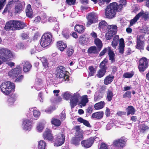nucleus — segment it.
I'll list each match as a JSON object with an SVG mask.
<instances>
[{"instance_id": "62", "label": "nucleus", "mask_w": 149, "mask_h": 149, "mask_svg": "<svg viewBox=\"0 0 149 149\" xmlns=\"http://www.w3.org/2000/svg\"><path fill=\"white\" fill-rule=\"evenodd\" d=\"M23 79V76L21 75L20 76V75L19 76H18V77L16 79L15 81H16L17 82H20Z\"/></svg>"}, {"instance_id": "27", "label": "nucleus", "mask_w": 149, "mask_h": 149, "mask_svg": "<svg viewBox=\"0 0 149 149\" xmlns=\"http://www.w3.org/2000/svg\"><path fill=\"white\" fill-rule=\"evenodd\" d=\"M104 115V113L102 111L93 113L92 115V117L93 118L98 119L102 118Z\"/></svg>"}, {"instance_id": "35", "label": "nucleus", "mask_w": 149, "mask_h": 149, "mask_svg": "<svg viewBox=\"0 0 149 149\" xmlns=\"http://www.w3.org/2000/svg\"><path fill=\"white\" fill-rule=\"evenodd\" d=\"M119 38L118 36H116L113 38L111 45L114 48H116L118 43Z\"/></svg>"}, {"instance_id": "37", "label": "nucleus", "mask_w": 149, "mask_h": 149, "mask_svg": "<svg viewBox=\"0 0 149 149\" xmlns=\"http://www.w3.org/2000/svg\"><path fill=\"white\" fill-rule=\"evenodd\" d=\"M51 122L52 124L57 126H60L61 123V122L59 120L55 118H52Z\"/></svg>"}, {"instance_id": "14", "label": "nucleus", "mask_w": 149, "mask_h": 149, "mask_svg": "<svg viewBox=\"0 0 149 149\" xmlns=\"http://www.w3.org/2000/svg\"><path fill=\"white\" fill-rule=\"evenodd\" d=\"M29 113L27 114V116L30 118L37 119L40 115V112L37 110H34L33 108L29 109Z\"/></svg>"}, {"instance_id": "30", "label": "nucleus", "mask_w": 149, "mask_h": 149, "mask_svg": "<svg viewBox=\"0 0 149 149\" xmlns=\"http://www.w3.org/2000/svg\"><path fill=\"white\" fill-rule=\"evenodd\" d=\"M119 47V52L121 54L123 53L125 47V44L124 40L123 38H121L120 40Z\"/></svg>"}, {"instance_id": "13", "label": "nucleus", "mask_w": 149, "mask_h": 149, "mask_svg": "<svg viewBox=\"0 0 149 149\" xmlns=\"http://www.w3.org/2000/svg\"><path fill=\"white\" fill-rule=\"evenodd\" d=\"M22 68L19 66L13 69L8 72V75L13 78L18 77L21 73Z\"/></svg>"}, {"instance_id": "7", "label": "nucleus", "mask_w": 149, "mask_h": 149, "mask_svg": "<svg viewBox=\"0 0 149 149\" xmlns=\"http://www.w3.org/2000/svg\"><path fill=\"white\" fill-rule=\"evenodd\" d=\"M52 34L50 32L45 33L42 36L40 40V44L45 47L49 45L52 41Z\"/></svg>"}, {"instance_id": "58", "label": "nucleus", "mask_w": 149, "mask_h": 149, "mask_svg": "<svg viewBox=\"0 0 149 149\" xmlns=\"http://www.w3.org/2000/svg\"><path fill=\"white\" fill-rule=\"evenodd\" d=\"M131 92L130 91H127L123 95V97L124 98H125L126 97H130V95Z\"/></svg>"}, {"instance_id": "21", "label": "nucleus", "mask_w": 149, "mask_h": 149, "mask_svg": "<svg viewBox=\"0 0 149 149\" xmlns=\"http://www.w3.org/2000/svg\"><path fill=\"white\" fill-rule=\"evenodd\" d=\"M139 19L142 17L145 20H146L149 19V12L148 11H144L142 10L136 15Z\"/></svg>"}, {"instance_id": "54", "label": "nucleus", "mask_w": 149, "mask_h": 149, "mask_svg": "<svg viewBox=\"0 0 149 149\" xmlns=\"http://www.w3.org/2000/svg\"><path fill=\"white\" fill-rule=\"evenodd\" d=\"M108 47L104 48L100 54L99 56H101L104 55L105 53L108 52Z\"/></svg>"}, {"instance_id": "36", "label": "nucleus", "mask_w": 149, "mask_h": 149, "mask_svg": "<svg viewBox=\"0 0 149 149\" xmlns=\"http://www.w3.org/2000/svg\"><path fill=\"white\" fill-rule=\"evenodd\" d=\"M105 103L104 102L101 101L95 104L94 108L96 110L101 109L104 107Z\"/></svg>"}, {"instance_id": "50", "label": "nucleus", "mask_w": 149, "mask_h": 149, "mask_svg": "<svg viewBox=\"0 0 149 149\" xmlns=\"http://www.w3.org/2000/svg\"><path fill=\"white\" fill-rule=\"evenodd\" d=\"M89 76H91L93 75L95 72L96 70L92 66H90L89 68Z\"/></svg>"}, {"instance_id": "32", "label": "nucleus", "mask_w": 149, "mask_h": 149, "mask_svg": "<svg viewBox=\"0 0 149 149\" xmlns=\"http://www.w3.org/2000/svg\"><path fill=\"white\" fill-rule=\"evenodd\" d=\"M85 29L84 27L82 25H76L74 27L75 31H76L79 33H83Z\"/></svg>"}, {"instance_id": "26", "label": "nucleus", "mask_w": 149, "mask_h": 149, "mask_svg": "<svg viewBox=\"0 0 149 149\" xmlns=\"http://www.w3.org/2000/svg\"><path fill=\"white\" fill-rule=\"evenodd\" d=\"M57 46L61 51H63L66 47L67 45L62 41H59L57 43Z\"/></svg>"}, {"instance_id": "48", "label": "nucleus", "mask_w": 149, "mask_h": 149, "mask_svg": "<svg viewBox=\"0 0 149 149\" xmlns=\"http://www.w3.org/2000/svg\"><path fill=\"white\" fill-rule=\"evenodd\" d=\"M114 125V121H111L109 122L106 126V129L107 130H110L113 127Z\"/></svg>"}, {"instance_id": "43", "label": "nucleus", "mask_w": 149, "mask_h": 149, "mask_svg": "<svg viewBox=\"0 0 149 149\" xmlns=\"http://www.w3.org/2000/svg\"><path fill=\"white\" fill-rule=\"evenodd\" d=\"M44 126L41 123H38L37 126L36 130L38 132H41L44 129Z\"/></svg>"}, {"instance_id": "28", "label": "nucleus", "mask_w": 149, "mask_h": 149, "mask_svg": "<svg viewBox=\"0 0 149 149\" xmlns=\"http://www.w3.org/2000/svg\"><path fill=\"white\" fill-rule=\"evenodd\" d=\"M26 16L30 18L32 17L33 12L31 8V5L29 4L27 5L26 10Z\"/></svg>"}, {"instance_id": "41", "label": "nucleus", "mask_w": 149, "mask_h": 149, "mask_svg": "<svg viewBox=\"0 0 149 149\" xmlns=\"http://www.w3.org/2000/svg\"><path fill=\"white\" fill-rule=\"evenodd\" d=\"M107 62V60L105 59L101 63L100 65L101 69L105 70H106V68L105 66Z\"/></svg>"}, {"instance_id": "56", "label": "nucleus", "mask_w": 149, "mask_h": 149, "mask_svg": "<svg viewBox=\"0 0 149 149\" xmlns=\"http://www.w3.org/2000/svg\"><path fill=\"white\" fill-rule=\"evenodd\" d=\"M41 84L36 83L34 84V87L36 90L39 91L41 89Z\"/></svg>"}, {"instance_id": "12", "label": "nucleus", "mask_w": 149, "mask_h": 149, "mask_svg": "<svg viewBox=\"0 0 149 149\" xmlns=\"http://www.w3.org/2000/svg\"><path fill=\"white\" fill-rule=\"evenodd\" d=\"M87 19L86 26L88 27L92 24L95 23L97 21V15L94 13H90L88 15Z\"/></svg>"}, {"instance_id": "4", "label": "nucleus", "mask_w": 149, "mask_h": 149, "mask_svg": "<svg viewBox=\"0 0 149 149\" xmlns=\"http://www.w3.org/2000/svg\"><path fill=\"white\" fill-rule=\"evenodd\" d=\"M63 97L66 100H68L70 98V105L72 108L75 106L80 97V95L78 93H74L72 95L69 92H66L63 94Z\"/></svg>"}, {"instance_id": "53", "label": "nucleus", "mask_w": 149, "mask_h": 149, "mask_svg": "<svg viewBox=\"0 0 149 149\" xmlns=\"http://www.w3.org/2000/svg\"><path fill=\"white\" fill-rule=\"evenodd\" d=\"M115 34H113L112 33L109 32L108 31V32L106 34L105 36L107 39L108 40H110L111 38L113 37V35Z\"/></svg>"}, {"instance_id": "47", "label": "nucleus", "mask_w": 149, "mask_h": 149, "mask_svg": "<svg viewBox=\"0 0 149 149\" xmlns=\"http://www.w3.org/2000/svg\"><path fill=\"white\" fill-rule=\"evenodd\" d=\"M88 52L90 54H95L96 53V47L95 46L91 47L88 49Z\"/></svg>"}, {"instance_id": "29", "label": "nucleus", "mask_w": 149, "mask_h": 149, "mask_svg": "<svg viewBox=\"0 0 149 149\" xmlns=\"http://www.w3.org/2000/svg\"><path fill=\"white\" fill-rule=\"evenodd\" d=\"M136 111V110L132 106H128L127 109V116H128L130 114L134 115L135 114Z\"/></svg>"}, {"instance_id": "63", "label": "nucleus", "mask_w": 149, "mask_h": 149, "mask_svg": "<svg viewBox=\"0 0 149 149\" xmlns=\"http://www.w3.org/2000/svg\"><path fill=\"white\" fill-rule=\"evenodd\" d=\"M41 20V18L40 17L38 16L37 17H36L35 19L34 20V22L36 23H38L40 22Z\"/></svg>"}, {"instance_id": "55", "label": "nucleus", "mask_w": 149, "mask_h": 149, "mask_svg": "<svg viewBox=\"0 0 149 149\" xmlns=\"http://www.w3.org/2000/svg\"><path fill=\"white\" fill-rule=\"evenodd\" d=\"M60 118L61 119L62 121L65 119L66 118V115L65 112V111H63L60 115Z\"/></svg>"}, {"instance_id": "40", "label": "nucleus", "mask_w": 149, "mask_h": 149, "mask_svg": "<svg viewBox=\"0 0 149 149\" xmlns=\"http://www.w3.org/2000/svg\"><path fill=\"white\" fill-rule=\"evenodd\" d=\"M148 128V127L144 124H142L140 126V131L142 133L144 132Z\"/></svg>"}, {"instance_id": "31", "label": "nucleus", "mask_w": 149, "mask_h": 149, "mask_svg": "<svg viewBox=\"0 0 149 149\" xmlns=\"http://www.w3.org/2000/svg\"><path fill=\"white\" fill-rule=\"evenodd\" d=\"M114 77L113 76L109 75L107 76L104 79V84L106 85H108L111 83L113 81Z\"/></svg>"}, {"instance_id": "24", "label": "nucleus", "mask_w": 149, "mask_h": 149, "mask_svg": "<svg viewBox=\"0 0 149 149\" xmlns=\"http://www.w3.org/2000/svg\"><path fill=\"white\" fill-rule=\"evenodd\" d=\"M107 28L108 29V31L111 33H112L113 34H116L117 29L116 26L115 25H108Z\"/></svg>"}, {"instance_id": "60", "label": "nucleus", "mask_w": 149, "mask_h": 149, "mask_svg": "<svg viewBox=\"0 0 149 149\" xmlns=\"http://www.w3.org/2000/svg\"><path fill=\"white\" fill-rule=\"evenodd\" d=\"M6 0H0V10L4 6Z\"/></svg>"}, {"instance_id": "59", "label": "nucleus", "mask_w": 149, "mask_h": 149, "mask_svg": "<svg viewBox=\"0 0 149 149\" xmlns=\"http://www.w3.org/2000/svg\"><path fill=\"white\" fill-rule=\"evenodd\" d=\"M74 50L72 49H68L67 51V53L68 56H70L73 54Z\"/></svg>"}, {"instance_id": "25", "label": "nucleus", "mask_w": 149, "mask_h": 149, "mask_svg": "<svg viewBox=\"0 0 149 149\" xmlns=\"http://www.w3.org/2000/svg\"><path fill=\"white\" fill-rule=\"evenodd\" d=\"M107 24L104 21L102 20L98 24V28L100 31L105 30L107 28Z\"/></svg>"}, {"instance_id": "33", "label": "nucleus", "mask_w": 149, "mask_h": 149, "mask_svg": "<svg viewBox=\"0 0 149 149\" xmlns=\"http://www.w3.org/2000/svg\"><path fill=\"white\" fill-rule=\"evenodd\" d=\"M40 60L42 63L43 65L44 68H48L49 66H50L49 63L48 62L47 59L43 57L41 58Z\"/></svg>"}, {"instance_id": "42", "label": "nucleus", "mask_w": 149, "mask_h": 149, "mask_svg": "<svg viewBox=\"0 0 149 149\" xmlns=\"http://www.w3.org/2000/svg\"><path fill=\"white\" fill-rule=\"evenodd\" d=\"M94 42L95 44L99 48H101L102 47V43L101 40L99 38H96L95 39Z\"/></svg>"}, {"instance_id": "17", "label": "nucleus", "mask_w": 149, "mask_h": 149, "mask_svg": "<svg viewBox=\"0 0 149 149\" xmlns=\"http://www.w3.org/2000/svg\"><path fill=\"white\" fill-rule=\"evenodd\" d=\"M17 97L18 95L16 93H13L9 96L7 102L8 106L11 107L13 106L15 102L17 99Z\"/></svg>"}, {"instance_id": "49", "label": "nucleus", "mask_w": 149, "mask_h": 149, "mask_svg": "<svg viewBox=\"0 0 149 149\" xmlns=\"http://www.w3.org/2000/svg\"><path fill=\"white\" fill-rule=\"evenodd\" d=\"M86 38L85 36L81 35L79 38V42L81 44H84L85 43Z\"/></svg>"}, {"instance_id": "1", "label": "nucleus", "mask_w": 149, "mask_h": 149, "mask_svg": "<svg viewBox=\"0 0 149 149\" xmlns=\"http://www.w3.org/2000/svg\"><path fill=\"white\" fill-rule=\"evenodd\" d=\"M121 3L118 5L116 2H113L110 4L106 9L105 14L107 17L109 19L113 18L117 11L120 10L123 7V5H125L126 2V0H120Z\"/></svg>"}, {"instance_id": "6", "label": "nucleus", "mask_w": 149, "mask_h": 149, "mask_svg": "<svg viewBox=\"0 0 149 149\" xmlns=\"http://www.w3.org/2000/svg\"><path fill=\"white\" fill-rule=\"evenodd\" d=\"M67 72L63 66H60L57 69L56 74L57 78L60 79L62 81H65L66 82L69 81V77L67 74Z\"/></svg>"}, {"instance_id": "45", "label": "nucleus", "mask_w": 149, "mask_h": 149, "mask_svg": "<svg viewBox=\"0 0 149 149\" xmlns=\"http://www.w3.org/2000/svg\"><path fill=\"white\" fill-rule=\"evenodd\" d=\"M134 75V72H127L125 73L123 77L125 78H131Z\"/></svg>"}, {"instance_id": "52", "label": "nucleus", "mask_w": 149, "mask_h": 149, "mask_svg": "<svg viewBox=\"0 0 149 149\" xmlns=\"http://www.w3.org/2000/svg\"><path fill=\"white\" fill-rule=\"evenodd\" d=\"M138 17L136 15L134 18L132 19H131L130 21V25L132 26L135 24L137 21L139 19Z\"/></svg>"}, {"instance_id": "51", "label": "nucleus", "mask_w": 149, "mask_h": 149, "mask_svg": "<svg viewBox=\"0 0 149 149\" xmlns=\"http://www.w3.org/2000/svg\"><path fill=\"white\" fill-rule=\"evenodd\" d=\"M103 94L100 92H99L98 93L97 95H95L94 100L95 101H97L99 100L101 98L103 97Z\"/></svg>"}, {"instance_id": "5", "label": "nucleus", "mask_w": 149, "mask_h": 149, "mask_svg": "<svg viewBox=\"0 0 149 149\" xmlns=\"http://www.w3.org/2000/svg\"><path fill=\"white\" fill-rule=\"evenodd\" d=\"M14 56V54L10 50L6 48H0V59L3 62L11 60Z\"/></svg>"}, {"instance_id": "61", "label": "nucleus", "mask_w": 149, "mask_h": 149, "mask_svg": "<svg viewBox=\"0 0 149 149\" xmlns=\"http://www.w3.org/2000/svg\"><path fill=\"white\" fill-rule=\"evenodd\" d=\"M99 149H108L107 146L104 143H102Z\"/></svg>"}, {"instance_id": "18", "label": "nucleus", "mask_w": 149, "mask_h": 149, "mask_svg": "<svg viewBox=\"0 0 149 149\" xmlns=\"http://www.w3.org/2000/svg\"><path fill=\"white\" fill-rule=\"evenodd\" d=\"M44 139L45 140L52 141L54 139V137L51 133V131L49 129H46L43 135Z\"/></svg>"}, {"instance_id": "39", "label": "nucleus", "mask_w": 149, "mask_h": 149, "mask_svg": "<svg viewBox=\"0 0 149 149\" xmlns=\"http://www.w3.org/2000/svg\"><path fill=\"white\" fill-rule=\"evenodd\" d=\"M77 120L79 122L83 123V124L88 127H90V124L88 121L83 119L81 118H79Z\"/></svg>"}, {"instance_id": "9", "label": "nucleus", "mask_w": 149, "mask_h": 149, "mask_svg": "<svg viewBox=\"0 0 149 149\" xmlns=\"http://www.w3.org/2000/svg\"><path fill=\"white\" fill-rule=\"evenodd\" d=\"M83 138L82 133L77 131L76 133L75 137L72 138L71 143L75 146H78L80 144V141L83 139Z\"/></svg>"}, {"instance_id": "23", "label": "nucleus", "mask_w": 149, "mask_h": 149, "mask_svg": "<svg viewBox=\"0 0 149 149\" xmlns=\"http://www.w3.org/2000/svg\"><path fill=\"white\" fill-rule=\"evenodd\" d=\"M108 54L109 57V60L111 63L115 61V54L113 51L111 49L110 47H108Z\"/></svg>"}, {"instance_id": "11", "label": "nucleus", "mask_w": 149, "mask_h": 149, "mask_svg": "<svg viewBox=\"0 0 149 149\" xmlns=\"http://www.w3.org/2000/svg\"><path fill=\"white\" fill-rule=\"evenodd\" d=\"M148 66V60L146 58H143L140 60L138 68L140 72L144 71Z\"/></svg>"}, {"instance_id": "22", "label": "nucleus", "mask_w": 149, "mask_h": 149, "mask_svg": "<svg viewBox=\"0 0 149 149\" xmlns=\"http://www.w3.org/2000/svg\"><path fill=\"white\" fill-rule=\"evenodd\" d=\"M21 65L23 66V70L25 72L29 71L32 67L31 64L28 62L24 61Z\"/></svg>"}, {"instance_id": "15", "label": "nucleus", "mask_w": 149, "mask_h": 149, "mask_svg": "<svg viewBox=\"0 0 149 149\" xmlns=\"http://www.w3.org/2000/svg\"><path fill=\"white\" fill-rule=\"evenodd\" d=\"M65 141V136L63 134H58L57 136L54 144L56 146H59L63 144Z\"/></svg>"}, {"instance_id": "34", "label": "nucleus", "mask_w": 149, "mask_h": 149, "mask_svg": "<svg viewBox=\"0 0 149 149\" xmlns=\"http://www.w3.org/2000/svg\"><path fill=\"white\" fill-rule=\"evenodd\" d=\"M88 96L86 95L82 96L80 104L82 105L83 106H85L86 104L88 102Z\"/></svg>"}, {"instance_id": "57", "label": "nucleus", "mask_w": 149, "mask_h": 149, "mask_svg": "<svg viewBox=\"0 0 149 149\" xmlns=\"http://www.w3.org/2000/svg\"><path fill=\"white\" fill-rule=\"evenodd\" d=\"M76 0H66L67 3L69 5H74L75 3Z\"/></svg>"}, {"instance_id": "2", "label": "nucleus", "mask_w": 149, "mask_h": 149, "mask_svg": "<svg viewBox=\"0 0 149 149\" xmlns=\"http://www.w3.org/2000/svg\"><path fill=\"white\" fill-rule=\"evenodd\" d=\"M26 25L24 23L16 20H11L7 22L5 27L6 30L11 29L12 30H19L23 29Z\"/></svg>"}, {"instance_id": "20", "label": "nucleus", "mask_w": 149, "mask_h": 149, "mask_svg": "<svg viewBox=\"0 0 149 149\" xmlns=\"http://www.w3.org/2000/svg\"><path fill=\"white\" fill-rule=\"evenodd\" d=\"M143 36H138L137 37V45L136 48L139 49H142L143 47V42L142 40Z\"/></svg>"}, {"instance_id": "46", "label": "nucleus", "mask_w": 149, "mask_h": 149, "mask_svg": "<svg viewBox=\"0 0 149 149\" xmlns=\"http://www.w3.org/2000/svg\"><path fill=\"white\" fill-rule=\"evenodd\" d=\"M113 97V93L112 92L108 90L107 94V100L109 101H110L111 100Z\"/></svg>"}, {"instance_id": "3", "label": "nucleus", "mask_w": 149, "mask_h": 149, "mask_svg": "<svg viewBox=\"0 0 149 149\" xmlns=\"http://www.w3.org/2000/svg\"><path fill=\"white\" fill-rule=\"evenodd\" d=\"M15 88L14 84L10 81L3 82L0 85L1 92L5 95H8Z\"/></svg>"}, {"instance_id": "16", "label": "nucleus", "mask_w": 149, "mask_h": 149, "mask_svg": "<svg viewBox=\"0 0 149 149\" xmlns=\"http://www.w3.org/2000/svg\"><path fill=\"white\" fill-rule=\"evenodd\" d=\"M95 139L94 137H91L87 140L82 141L81 144L85 148H89L91 146Z\"/></svg>"}, {"instance_id": "64", "label": "nucleus", "mask_w": 149, "mask_h": 149, "mask_svg": "<svg viewBox=\"0 0 149 149\" xmlns=\"http://www.w3.org/2000/svg\"><path fill=\"white\" fill-rule=\"evenodd\" d=\"M22 36L23 39H26L28 38V36L27 33H22Z\"/></svg>"}, {"instance_id": "8", "label": "nucleus", "mask_w": 149, "mask_h": 149, "mask_svg": "<svg viewBox=\"0 0 149 149\" xmlns=\"http://www.w3.org/2000/svg\"><path fill=\"white\" fill-rule=\"evenodd\" d=\"M126 141V138L122 137L115 140L113 141V144L116 149H122L125 146Z\"/></svg>"}, {"instance_id": "10", "label": "nucleus", "mask_w": 149, "mask_h": 149, "mask_svg": "<svg viewBox=\"0 0 149 149\" xmlns=\"http://www.w3.org/2000/svg\"><path fill=\"white\" fill-rule=\"evenodd\" d=\"M32 126V120L29 119L25 118L23 120L22 127L25 131H29L31 130Z\"/></svg>"}, {"instance_id": "19", "label": "nucleus", "mask_w": 149, "mask_h": 149, "mask_svg": "<svg viewBox=\"0 0 149 149\" xmlns=\"http://www.w3.org/2000/svg\"><path fill=\"white\" fill-rule=\"evenodd\" d=\"M25 3L24 1H19L15 7V12L19 13L22 11L24 8Z\"/></svg>"}, {"instance_id": "44", "label": "nucleus", "mask_w": 149, "mask_h": 149, "mask_svg": "<svg viewBox=\"0 0 149 149\" xmlns=\"http://www.w3.org/2000/svg\"><path fill=\"white\" fill-rule=\"evenodd\" d=\"M105 72L106 70L100 69L98 71L96 75L98 77L101 78L104 76Z\"/></svg>"}, {"instance_id": "38", "label": "nucleus", "mask_w": 149, "mask_h": 149, "mask_svg": "<svg viewBox=\"0 0 149 149\" xmlns=\"http://www.w3.org/2000/svg\"><path fill=\"white\" fill-rule=\"evenodd\" d=\"M46 146V143L44 141L41 140L39 141L38 145V149H45Z\"/></svg>"}]
</instances>
